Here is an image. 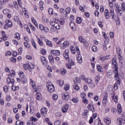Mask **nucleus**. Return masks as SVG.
<instances>
[{"label": "nucleus", "instance_id": "nucleus-1", "mask_svg": "<svg viewBox=\"0 0 125 125\" xmlns=\"http://www.w3.org/2000/svg\"><path fill=\"white\" fill-rule=\"evenodd\" d=\"M30 83L32 85V86L34 89H35L36 92L37 93L36 94V97L38 100H42V94L38 92V91H40V90H39V88H38V87H36V84L35 83H34V81L32 79L30 80Z\"/></svg>", "mask_w": 125, "mask_h": 125}, {"label": "nucleus", "instance_id": "nucleus-2", "mask_svg": "<svg viewBox=\"0 0 125 125\" xmlns=\"http://www.w3.org/2000/svg\"><path fill=\"white\" fill-rule=\"evenodd\" d=\"M47 87L48 88V90H49V92H54L55 90L54 89V85L52 84V83L50 82H48L47 83Z\"/></svg>", "mask_w": 125, "mask_h": 125}, {"label": "nucleus", "instance_id": "nucleus-3", "mask_svg": "<svg viewBox=\"0 0 125 125\" xmlns=\"http://www.w3.org/2000/svg\"><path fill=\"white\" fill-rule=\"evenodd\" d=\"M117 124L119 125H125V115H123L121 118H119L117 119Z\"/></svg>", "mask_w": 125, "mask_h": 125}, {"label": "nucleus", "instance_id": "nucleus-4", "mask_svg": "<svg viewBox=\"0 0 125 125\" xmlns=\"http://www.w3.org/2000/svg\"><path fill=\"white\" fill-rule=\"evenodd\" d=\"M82 79L83 81V82H84L86 83H88V84L91 83H92L93 82L92 79H91V78L86 77L84 76H82Z\"/></svg>", "mask_w": 125, "mask_h": 125}, {"label": "nucleus", "instance_id": "nucleus-5", "mask_svg": "<svg viewBox=\"0 0 125 125\" xmlns=\"http://www.w3.org/2000/svg\"><path fill=\"white\" fill-rule=\"evenodd\" d=\"M6 24L4 26V29H7L8 28H11L12 26H13V24H12V22L9 20H6Z\"/></svg>", "mask_w": 125, "mask_h": 125}, {"label": "nucleus", "instance_id": "nucleus-6", "mask_svg": "<svg viewBox=\"0 0 125 125\" xmlns=\"http://www.w3.org/2000/svg\"><path fill=\"white\" fill-rule=\"evenodd\" d=\"M68 61V63L65 64V66L67 69H71L72 68V66H74L75 65V62L72 59H70Z\"/></svg>", "mask_w": 125, "mask_h": 125}, {"label": "nucleus", "instance_id": "nucleus-7", "mask_svg": "<svg viewBox=\"0 0 125 125\" xmlns=\"http://www.w3.org/2000/svg\"><path fill=\"white\" fill-rule=\"evenodd\" d=\"M62 97L63 100L67 101V100H69V98H70V94L67 92H63L62 95Z\"/></svg>", "mask_w": 125, "mask_h": 125}, {"label": "nucleus", "instance_id": "nucleus-8", "mask_svg": "<svg viewBox=\"0 0 125 125\" xmlns=\"http://www.w3.org/2000/svg\"><path fill=\"white\" fill-rule=\"evenodd\" d=\"M79 41L80 42H81L82 43H83L85 45H87L88 43L87 42V41H86L85 39H83V36H80L79 37Z\"/></svg>", "mask_w": 125, "mask_h": 125}, {"label": "nucleus", "instance_id": "nucleus-9", "mask_svg": "<svg viewBox=\"0 0 125 125\" xmlns=\"http://www.w3.org/2000/svg\"><path fill=\"white\" fill-rule=\"evenodd\" d=\"M69 44H70L69 42L67 41H65L63 42V43L61 44V48L62 49H65L67 46H69Z\"/></svg>", "mask_w": 125, "mask_h": 125}, {"label": "nucleus", "instance_id": "nucleus-10", "mask_svg": "<svg viewBox=\"0 0 125 125\" xmlns=\"http://www.w3.org/2000/svg\"><path fill=\"white\" fill-rule=\"evenodd\" d=\"M63 55L66 60H70V57H69V50H65L63 52Z\"/></svg>", "mask_w": 125, "mask_h": 125}, {"label": "nucleus", "instance_id": "nucleus-11", "mask_svg": "<svg viewBox=\"0 0 125 125\" xmlns=\"http://www.w3.org/2000/svg\"><path fill=\"white\" fill-rule=\"evenodd\" d=\"M114 69V73L116 80H119V72L118 70V66L113 67Z\"/></svg>", "mask_w": 125, "mask_h": 125}, {"label": "nucleus", "instance_id": "nucleus-12", "mask_svg": "<svg viewBox=\"0 0 125 125\" xmlns=\"http://www.w3.org/2000/svg\"><path fill=\"white\" fill-rule=\"evenodd\" d=\"M41 113L42 116L45 117L47 115V108L45 107H42L41 110Z\"/></svg>", "mask_w": 125, "mask_h": 125}, {"label": "nucleus", "instance_id": "nucleus-13", "mask_svg": "<svg viewBox=\"0 0 125 125\" xmlns=\"http://www.w3.org/2000/svg\"><path fill=\"white\" fill-rule=\"evenodd\" d=\"M51 53L55 56H59L60 55V51L58 50H51Z\"/></svg>", "mask_w": 125, "mask_h": 125}, {"label": "nucleus", "instance_id": "nucleus-14", "mask_svg": "<svg viewBox=\"0 0 125 125\" xmlns=\"http://www.w3.org/2000/svg\"><path fill=\"white\" fill-rule=\"evenodd\" d=\"M68 109H69V104H65L62 108V112L66 113L68 111Z\"/></svg>", "mask_w": 125, "mask_h": 125}, {"label": "nucleus", "instance_id": "nucleus-15", "mask_svg": "<svg viewBox=\"0 0 125 125\" xmlns=\"http://www.w3.org/2000/svg\"><path fill=\"white\" fill-rule=\"evenodd\" d=\"M107 98H108V95H107V94H105L104 95V98H103V104L104 106L106 105L107 102H108Z\"/></svg>", "mask_w": 125, "mask_h": 125}, {"label": "nucleus", "instance_id": "nucleus-16", "mask_svg": "<svg viewBox=\"0 0 125 125\" xmlns=\"http://www.w3.org/2000/svg\"><path fill=\"white\" fill-rule=\"evenodd\" d=\"M77 59L79 64H82V63H83V59L82 58V55H81V54H78V55L77 57Z\"/></svg>", "mask_w": 125, "mask_h": 125}, {"label": "nucleus", "instance_id": "nucleus-17", "mask_svg": "<svg viewBox=\"0 0 125 125\" xmlns=\"http://www.w3.org/2000/svg\"><path fill=\"white\" fill-rule=\"evenodd\" d=\"M41 60L43 64V65H46L47 64V62H46V58L44 56H42L41 57Z\"/></svg>", "mask_w": 125, "mask_h": 125}, {"label": "nucleus", "instance_id": "nucleus-18", "mask_svg": "<svg viewBox=\"0 0 125 125\" xmlns=\"http://www.w3.org/2000/svg\"><path fill=\"white\" fill-rule=\"evenodd\" d=\"M22 12L23 14L24 15L26 18H29V14H28V11H27V9L26 8H24L22 9Z\"/></svg>", "mask_w": 125, "mask_h": 125}, {"label": "nucleus", "instance_id": "nucleus-19", "mask_svg": "<svg viewBox=\"0 0 125 125\" xmlns=\"http://www.w3.org/2000/svg\"><path fill=\"white\" fill-rule=\"evenodd\" d=\"M118 85H120L121 84V82H120V80H117V82L115 83L114 84V88L115 90H117L119 88V87L118 86Z\"/></svg>", "mask_w": 125, "mask_h": 125}, {"label": "nucleus", "instance_id": "nucleus-20", "mask_svg": "<svg viewBox=\"0 0 125 125\" xmlns=\"http://www.w3.org/2000/svg\"><path fill=\"white\" fill-rule=\"evenodd\" d=\"M115 10L114 8L110 9V12H109L110 15L111 16V19L115 18Z\"/></svg>", "mask_w": 125, "mask_h": 125}, {"label": "nucleus", "instance_id": "nucleus-21", "mask_svg": "<svg viewBox=\"0 0 125 125\" xmlns=\"http://www.w3.org/2000/svg\"><path fill=\"white\" fill-rule=\"evenodd\" d=\"M111 97L112 100H114L115 103H118V96L116 95L115 94H113Z\"/></svg>", "mask_w": 125, "mask_h": 125}, {"label": "nucleus", "instance_id": "nucleus-22", "mask_svg": "<svg viewBox=\"0 0 125 125\" xmlns=\"http://www.w3.org/2000/svg\"><path fill=\"white\" fill-rule=\"evenodd\" d=\"M114 7L115 8L116 10L118 12V13H121V11H122V10L120 9V7H119V5L115 3L114 5Z\"/></svg>", "mask_w": 125, "mask_h": 125}, {"label": "nucleus", "instance_id": "nucleus-23", "mask_svg": "<svg viewBox=\"0 0 125 125\" xmlns=\"http://www.w3.org/2000/svg\"><path fill=\"white\" fill-rule=\"evenodd\" d=\"M69 25L72 30H73V31H75V28L76 27V25H75V22H74V21H71V22L69 23Z\"/></svg>", "mask_w": 125, "mask_h": 125}, {"label": "nucleus", "instance_id": "nucleus-24", "mask_svg": "<svg viewBox=\"0 0 125 125\" xmlns=\"http://www.w3.org/2000/svg\"><path fill=\"white\" fill-rule=\"evenodd\" d=\"M1 34H2V38L3 41H6L7 40V37L6 36V35H5V32L2 31L1 32Z\"/></svg>", "mask_w": 125, "mask_h": 125}, {"label": "nucleus", "instance_id": "nucleus-25", "mask_svg": "<svg viewBox=\"0 0 125 125\" xmlns=\"http://www.w3.org/2000/svg\"><path fill=\"white\" fill-rule=\"evenodd\" d=\"M104 16L105 19H109V10L107 9L104 11Z\"/></svg>", "mask_w": 125, "mask_h": 125}, {"label": "nucleus", "instance_id": "nucleus-26", "mask_svg": "<svg viewBox=\"0 0 125 125\" xmlns=\"http://www.w3.org/2000/svg\"><path fill=\"white\" fill-rule=\"evenodd\" d=\"M122 105L121 104H117V112L118 114H121L122 113Z\"/></svg>", "mask_w": 125, "mask_h": 125}, {"label": "nucleus", "instance_id": "nucleus-27", "mask_svg": "<svg viewBox=\"0 0 125 125\" xmlns=\"http://www.w3.org/2000/svg\"><path fill=\"white\" fill-rule=\"evenodd\" d=\"M36 38L39 45L42 46V45H43V42H42V41L40 38L38 37V36H36Z\"/></svg>", "mask_w": 125, "mask_h": 125}, {"label": "nucleus", "instance_id": "nucleus-28", "mask_svg": "<svg viewBox=\"0 0 125 125\" xmlns=\"http://www.w3.org/2000/svg\"><path fill=\"white\" fill-rule=\"evenodd\" d=\"M19 75L20 78L22 79V80H26V77L24 76V72H23L22 71H20L19 73Z\"/></svg>", "mask_w": 125, "mask_h": 125}, {"label": "nucleus", "instance_id": "nucleus-29", "mask_svg": "<svg viewBox=\"0 0 125 125\" xmlns=\"http://www.w3.org/2000/svg\"><path fill=\"white\" fill-rule=\"evenodd\" d=\"M104 122L107 125H110L111 124V119L108 117H106L104 119Z\"/></svg>", "mask_w": 125, "mask_h": 125}, {"label": "nucleus", "instance_id": "nucleus-30", "mask_svg": "<svg viewBox=\"0 0 125 125\" xmlns=\"http://www.w3.org/2000/svg\"><path fill=\"white\" fill-rule=\"evenodd\" d=\"M112 66L113 68L118 67V65H117V62L115 59H112Z\"/></svg>", "mask_w": 125, "mask_h": 125}, {"label": "nucleus", "instance_id": "nucleus-31", "mask_svg": "<svg viewBox=\"0 0 125 125\" xmlns=\"http://www.w3.org/2000/svg\"><path fill=\"white\" fill-rule=\"evenodd\" d=\"M48 59L50 63H53L54 61V59H53V56H52V55L49 54L48 55Z\"/></svg>", "mask_w": 125, "mask_h": 125}, {"label": "nucleus", "instance_id": "nucleus-32", "mask_svg": "<svg viewBox=\"0 0 125 125\" xmlns=\"http://www.w3.org/2000/svg\"><path fill=\"white\" fill-rule=\"evenodd\" d=\"M57 83L61 86H63V85H64V81L63 80H57Z\"/></svg>", "mask_w": 125, "mask_h": 125}, {"label": "nucleus", "instance_id": "nucleus-33", "mask_svg": "<svg viewBox=\"0 0 125 125\" xmlns=\"http://www.w3.org/2000/svg\"><path fill=\"white\" fill-rule=\"evenodd\" d=\"M45 42L47 45H48V46H52V42H51V41H50L47 39H45Z\"/></svg>", "mask_w": 125, "mask_h": 125}, {"label": "nucleus", "instance_id": "nucleus-34", "mask_svg": "<svg viewBox=\"0 0 125 125\" xmlns=\"http://www.w3.org/2000/svg\"><path fill=\"white\" fill-rule=\"evenodd\" d=\"M56 21H58L61 25H64V24H65V20L62 18L60 19L59 21L57 20H56Z\"/></svg>", "mask_w": 125, "mask_h": 125}, {"label": "nucleus", "instance_id": "nucleus-35", "mask_svg": "<svg viewBox=\"0 0 125 125\" xmlns=\"http://www.w3.org/2000/svg\"><path fill=\"white\" fill-rule=\"evenodd\" d=\"M76 21L77 24H81L83 22V19L81 17H78L76 19Z\"/></svg>", "mask_w": 125, "mask_h": 125}, {"label": "nucleus", "instance_id": "nucleus-36", "mask_svg": "<svg viewBox=\"0 0 125 125\" xmlns=\"http://www.w3.org/2000/svg\"><path fill=\"white\" fill-rule=\"evenodd\" d=\"M60 73H61V74H62V75H64L67 73V71H66V69L62 68L61 69Z\"/></svg>", "mask_w": 125, "mask_h": 125}, {"label": "nucleus", "instance_id": "nucleus-37", "mask_svg": "<svg viewBox=\"0 0 125 125\" xmlns=\"http://www.w3.org/2000/svg\"><path fill=\"white\" fill-rule=\"evenodd\" d=\"M31 21L34 24V25L38 28V22L36 21V19L34 17H31Z\"/></svg>", "mask_w": 125, "mask_h": 125}, {"label": "nucleus", "instance_id": "nucleus-38", "mask_svg": "<svg viewBox=\"0 0 125 125\" xmlns=\"http://www.w3.org/2000/svg\"><path fill=\"white\" fill-rule=\"evenodd\" d=\"M74 82L75 84H78V83H81V80H80V78H76L74 80Z\"/></svg>", "mask_w": 125, "mask_h": 125}, {"label": "nucleus", "instance_id": "nucleus-39", "mask_svg": "<svg viewBox=\"0 0 125 125\" xmlns=\"http://www.w3.org/2000/svg\"><path fill=\"white\" fill-rule=\"evenodd\" d=\"M88 113V110H84V112H83L82 114V117L83 118H86L87 117V113Z\"/></svg>", "mask_w": 125, "mask_h": 125}, {"label": "nucleus", "instance_id": "nucleus-40", "mask_svg": "<svg viewBox=\"0 0 125 125\" xmlns=\"http://www.w3.org/2000/svg\"><path fill=\"white\" fill-rule=\"evenodd\" d=\"M63 89L65 91L69 90V89H70V84H65L64 86Z\"/></svg>", "mask_w": 125, "mask_h": 125}, {"label": "nucleus", "instance_id": "nucleus-41", "mask_svg": "<svg viewBox=\"0 0 125 125\" xmlns=\"http://www.w3.org/2000/svg\"><path fill=\"white\" fill-rule=\"evenodd\" d=\"M113 74L112 73V71L109 70L108 71L107 74V77L109 79H111L112 78V75Z\"/></svg>", "mask_w": 125, "mask_h": 125}, {"label": "nucleus", "instance_id": "nucleus-42", "mask_svg": "<svg viewBox=\"0 0 125 125\" xmlns=\"http://www.w3.org/2000/svg\"><path fill=\"white\" fill-rule=\"evenodd\" d=\"M54 27L55 28L57 29V30H60V29H61V26L57 22H56Z\"/></svg>", "mask_w": 125, "mask_h": 125}, {"label": "nucleus", "instance_id": "nucleus-43", "mask_svg": "<svg viewBox=\"0 0 125 125\" xmlns=\"http://www.w3.org/2000/svg\"><path fill=\"white\" fill-rule=\"evenodd\" d=\"M28 67L29 72H32V69H34V68H35V65H34L33 64L31 63L30 64H29Z\"/></svg>", "mask_w": 125, "mask_h": 125}, {"label": "nucleus", "instance_id": "nucleus-44", "mask_svg": "<svg viewBox=\"0 0 125 125\" xmlns=\"http://www.w3.org/2000/svg\"><path fill=\"white\" fill-rule=\"evenodd\" d=\"M88 108L90 111H92V112H94V107L90 104L88 105Z\"/></svg>", "mask_w": 125, "mask_h": 125}, {"label": "nucleus", "instance_id": "nucleus-45", "mask_svg": "<svg viewBox=\"0 0 125 125\" xmlns=\"http://www.w3.org/2000/svg\"><path fill=\"white\" fill-rule=\"evenodd\" d=\"M70 48L72 53L73 54H76V49H75V48L73 46H71Z\"/></svg>", "mask_w": 125, "mask_h": 125}, {"label": "nucleus", "instance_id": "nucleus-46", "mask_svg": "<svg viewBox=\"0 0 125 125\" xmlns=\"http://www.w3.org/2000/svg\"><path fill=\"white\" fill-rule=\"evenodd\" d=\"M97 69L99 72H103V69L100 66V65H97Z\"/></svg>", "mask_w": 125, "mask_h": 125}, {"label": "nucleus", "instance_id": "nucleus-47", "mask_svg": "<svg viewBox=\"0 0 125 125\" xmlns=\"http://www.w3.org/2000/svg\"><path fill=\"white\" fill-rule=\"evenodd\" d=\"M91 49L92 51H94V52H96L98 49V48H97V46L94 45L92 47Z\"/></svg>", "mask_w": 125, "mask_h": 125}, {"label": "nucleus", "instance_id": "nucleus-48", "mask_svg": "<svg viewBox=\"0 0 125 125\" xmlns=\"http://www.w3.org/2000/svg\"><path fill=\"white\" fill-rule=\"evenodd\" d=\"M30 120L31 122H32V123H33V122H38V119H37L36 118L34 117H30Z\"/></svg>", "mask_w": 125, "mask_h": 125}, {"label": "nucleus", "instance_id": "nucleus-49", "mask_svg": "<svg viewBox=\"0 0 125 125\" xmlns=\"http://www.w3.org/2000/svg\"><path fill=\"white\" fill-rule=\"evenodd\" d=\"M12 89L13 91H15L16 90H18L19 89V86H16L14 85L12 86Z\"/></svg>", "mask_w": 125, "mask_h": 125}, {"label": "nucleus", "instance_id": "nucleus-50", "mask_svg": "<svg viewBox=\"0 0 125 125\" xmlns=\"http://www.w3.org/2000/svg\"><path fill=\"white\" fill-rule=\"evenodd\" d=\"M52 99L55 101L57 100L58 99V96L56 94H53L52 96Z\"/></svg>", "mask_w": 125, "mask_h": 125}, {"label": "nucleus", "instance_id": "nucleus-51", "mask_svg": "<svg viewBox=\"0 0 125 125\" xmlns=\"http://www.w3.org/2000/svg\"><path fill=\"white\" fill-rule=\"evenodd\" d=\"M24 125V123L23 122H21L20 120L17 121L16 123V125Z\"/></svg>", "mask_w": 125, "mask_h": 125}, {"label": "nucleus", "instance_id": "nucleus-52", "mask_svg": "<svg viewBox=\"0 0 125 125\" xmlns=\"http://www.w3.org/2000/svg\"><path fill=\"white\" fill-rule=\"evenodd\" d=\"M3 13L5 15H7V14H8V13H9V10L7 9H4L3 10Z\"/></svg>", "mask_w": 125, "mask_h": 125}, {"label": "nucleus", "instance_id": "nucleus-53", "mask_svg": "<svg viewBox=\"0 0 125 125\" xmlns=\"http://www.w3.org/2000/svg\"><path fill=\"white\" fill-rule=\"evenodd\" d=\"M30 114H33L35 112V108H34V106H31L30 107Z\"/></svg>", "mask_w": 125, "mask_h": 125}, {"label": "nucleus", "instance_id": "nucleus-54", "mask_svg": "<svg viewBox=\"0 0 125 125\" xmlns=\"http://www.w3.org/2000/svg\"><path fill=\"white\" fill-rule=\"evenodd\" d=\"M42 31L45 33H48V32H49V29L48 28V27L46 26L45 27L44 26V28Z\"/></svg>", "mask_w": 125, "mask_h": 125}, {"label": "nucleus", "instance_id": "nucleus-55", "mask_svg": "<svg viewBox=\"0 0 125 125\" xmlns=\"http://www.w3.org/2000/svg\"><path fill=\"white\" fill-rule=\"evenodd\" d=\"M89 87H91V88H94L95 87V84L94 83L91 82L89 84Z\"/></svg>", "mask_w": 125, "mask_h": 125}, {"label": "nucleus", "instance_id": "nucleus-56", "mask_svg": "<svg viewBox=\"0 0 125 125\" xmlns=\"http://www.w3.org/2000/svg\"><path fill=\"white\" fill-rule=\"evenodd\" d=\"M31 42L33 46H34V47H35V48H37V44H36V42H35V41L34 40H31Z\"/></svg>", "mask_w": 125, "mask_h": 125}, {"label": "nucleus", "instance_id": "nucleus-57", "mask_svg": "<svg viewBox=\"0 0 125 125\" xmlns=\"http://www.w3.org/2000/svg\"><path fill=\"white\" fill-rule=\"evenodd\" d=\"M73 88L76 91H79L80 90V87L78 85H75L73 86Z\"/></svg>", "mask_w": 125, "mask_h": 125}, {"label": "nucleus", "instance_id": "nucleus-58", "mask_svg": "<svg viewBox=\"0 0 125 125\" xmlns=\"http://www.w3.org/2000/svg\"><path fill=\"white\" fill-rule=\"evenodd\" d=\"M15 39L20 40V34H19V33H15Z\"/></svg>", "mask_w": 125, "mask_h": 125}, {"label": "nucleus", "instance_id": "nucleus-59", "mask_svg": "<svg viewBox=\"0 0 125 125\" xmlns=\"http://www.w3.org/2000/svg\"><path fill=\"white\" fill-rule=\"evenodd\" d=\"M72 101L73 102V103H78V102L79 101V99H78L77 98H73L72 99Z\"/></svg>", "mask_w": 125, "mask_h": 125}, {"label": "nucleus", "instance_id": "nucleus-60", "mask_svg": "<svg viewBox=\"0 0 125 125\" xmlns=\"http://www.w3.org/2000/svg\"><path fill=\"white\" fill-rule=\"evenodd\" d=\"M65 12L66 14H69L71 12V8L68 7L65 9Z\"/></svg>", "mask_w": 125, "mask_h": 125}, {"label": "nucleus", "instance_id": "nucleus-61", "mask_svg": "<svg viewBox=\"0 0 125 125\" xmlns=\"http://www.w3.org/2000/svg\"><path fill=\"white\" fill-rule=\"evenodd\" d=\"M14 20L15 22H19V17L16 16L14 17Z\"/></svg>", "mask_w": 125, "mask_h": 125}, {"label": "nucleus", "instance_id": "nucleus-62", "mask_svg": "<svg viewBox=\"0 0 125 125\" xmlns=\"http://www.w3.org/2000/svg\"><path fill=\"white\" fill-rule=\"evenodd\" d=\"M23 68H24V70H29V64H24Z\"/></svg>", "mask_w": 125, "mask_h": 125}, {"label": "nucleus", "instance_id": "nucleus-63", "mask_svg": "<svg viewBox=\"0 0 125 125\" xmlns=\"http://www.w3.org/2000/svg\"><path fill=\"white\" fill-rule=\"evenodd\" d=\"M60 124H61V121L59 120H56L54 122V125H60Z\"/></svg>", "mask_w": 125, "mask_h": 125}, {"label": "nucleus", "instance_id": "nucleus-64", "mask_svg": "<svg viewBox=\"0 0 125 125\" xmlns=\"http://www.w3.org/2000/svg\"><path fill=\"white\" fill-rule=\"evenodd\" d=\"M121 9L122 10H123V11H125V4L123 3L122 4V7H121Z\"/></svg>", "mask_w": 125, "mask_h": 125}]
</instances>
